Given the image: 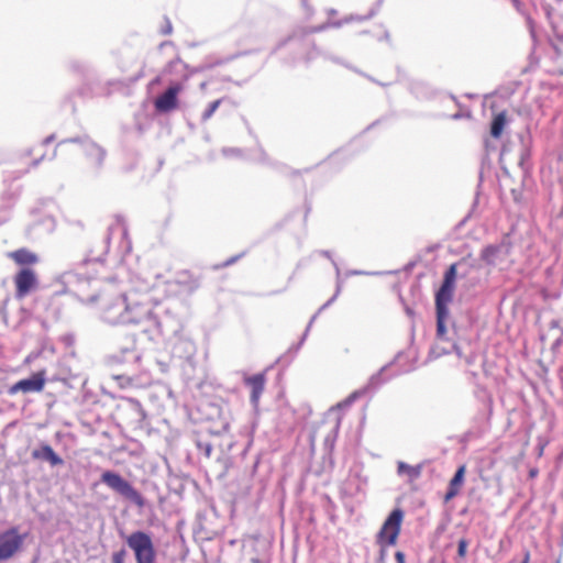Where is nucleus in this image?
<instances>
[{"instance_id": "obj_1", "label": "nucleus", "mask_w": 563, "mask_h": 563, "mask_svg": "<svg viewBox=\"0 0 563 563\" xmlns=\"http://www.w3.org/2000/svg\"><path fill=\"white\" fill-rule=\"evenodd\" d=\"M123 324L135 327L134 338L155 340L162 333L161 322L153 313L152 307L141 295L132 294L125 298Z\"/></svg>"}, {"instance_id": "obj_2", "label": "nucleus", "mask_w": 563, "mask_h": 563, "mask_svg": "<svg viewBox=\"0 0 563 563\" xmlns=\"http://www.w3.org/2000/svg\"><path fill=\"white\" fill-rule=\"evenodd\" d=\"M125 541L134 552L136 563H155L156 552L150 534L134 531L126 537Z\"/></svg>"}, {"instance_id": "obj_3", "label": "nucleus", "mask_w": 563, "mask_h": 563, "mask_svg": "<svg viewBox=\"0 0 563 563\" xmlns=\"http://www.w3.org/2000/svg\"><path fill=\"white\" fill-rule=\"evenodd\" d=\"M405 512L400 508L394 509L384 521L376 536V541L382 548L393 547L397 543L401 531Z\"/></svg>"}, {"instance_id": "obj_4", "label": "nucleus", "mask_w": 563, "mask_h": 563, "mask_svg": "<svg viewBox=\"0 0 563 563\" xmlns=\"http://www.w3.org/2000/svg\"><path fill=\"white\" fill-rule=\"evenodd\" d=\"M101 481L109 488L130 499L135 505L143 506L144 499L142 495L120 474L106 471L101 475Z\"/></svg>"}, {"instance_id": "obj_5", "label": "nucleus", "mask_w": 563, "mask_h": 563, "mask_svg": "<svg viewBox=\"0 0 563 563\" xmlns=\"http://www.w3.org/2000/svg\"><path fill=\"white\" fill-rule=\"evenodd\" d=\"M24 534L16 527L0 532V562L12 559L19 553L24 543Z\"/></svg>"}, {"instance_id": "obj_6", "label": "nucleus", "mask_w": 563, "mask_h": 563, "mask_svg": "<svg viewBox=\"0 0 563 563\" xmlns=\"http://www.w3.org/2000/svg\"><path fill=\"white\" fill-rule=\"evenodd\" d=\"M13 283L15 298L23 299L38 287V277L34 268L24 267L15 273Z\"/></svg>"}, {"instance_id": "obj_7", "label": "nucleus", "mask_w": 563, "mask_h": 563, "mask_svg": "<svg viewBox=\"0 0 563 563\" xmlns=\"http://www.w3.org/2000/svg\"><path fill=\"white\" fill-rule=\"evenodd\" d=\"M45 371H38L30 378L21 379L11 385L8 389L9 395H16L18 393H41L43 391L46 383Z\"/></svg>"}, {"instance_id": "obj_8", "label": "nucleus", "mask_w": 563, "mask_h": 563, "mask_svg": "<svg viewBox=\"0 0 563 563\" xmlns=\"http://www.w3.org/2000/svg\"><path fill=\"white\" fill-rule=\"evenodd\" d=\"M183 85L177 82L167 88V90L157 97L154 101L155 109L159 112H169L178 107V93L183 90Z\"/></svg>"}, {"instance_id": "obj_9", "label": "nucleus", "mask_w": 563, "mask_h": 563, "mask_svg": "<svg viewBox=\"0 0 563 563\" xmlns=\"http://www.w3.org/2000/svg\"><path fill=\"white\" fill-rule=\"evenodd\" d=\"M125 299L115 298L102 308L101 318L109 324H123Z\"/></svg>"}, {"instance_id": "obj_10", "label": "nucleus", "mask_w": 563, "mask_h": 563, "mask_svg": "<svg viewBox=\"0 0 563 563\" xmlns=\"http://www.w3.org/2000/svg\"><path fill=\"white\" fill-rule=\"evenodd\" d=\"M7 256L16 266H19L20 269H24V267L33 268L40 263V255L27 247H20L11 251L7 254Z\"/></svg>"}, {"instance_id": "obj_11", "label": "nucleus", "mask_w": 563, "mask_h": 563, "mask_svg": "<svg viewBox=\"0 0 563 563\" xmlns=\"http://www.w3.org/2000/svg\"><path fill=\"white\" fill-rule=\"evenodd\" d=\"M175 284L187 292H192L200 287V278L190 269H180L174 277Z\"/></svg>"}, {"instance_id": "obj_12", "label": "nucleus", "mask_w": 563, "mask_h": 563, "mask_svg": "<svg viewBox=\"0 0 563 563\" xmlns=\"http://www.w3.org/2000/svg\"><path fill=\"white\" fill-rule=\"evenodd\" d=\"M244 384L251 389V402L254 406L258 405L260 398L265 389L266 377L264 373H258L253 376L244 378Z\"/></svg>"}, {"instance_id": "obj_13", "label": "nucleus", "mask_w": 563, "mask_h": 563, "mask_svg": "<svg viewBox=\"0 0 563 563\" xmlns=\"http://www.w3.org/2000/svg\"><path fill=\"white\" fill-rule=\"evenodd\" d=\"M465 473H466V465L462 464L461 466H459L454 476L451 478V481L449 483L448 490L443 497L444 503H449L450 500H452L454 497H456L460 494V492L464 485Z\"/></svg>"}, {"instance_id": "obj_14", "label": "nucleus", "mask_w": 563, "mask_h": 563, "mask_svg": "<svg viewBox=\"0 0 563 563\" xmlns=\"http://www.w3.org/2000/svg\"><path fill=\"white\" fill-rule=\"evenodd\" d=\"M32 457L34 460L47 461L52 466L62 465L64 463L63 459L56 454L53 448L48 444H42L40 449L34 450L32 452Z\"/></svg>"}, {"instance_id": "obj_15", "label": "nucleus", "mask_w": 563, "mask_h": 563, "mask_svg": "<svg viewBox=\"0 0 563 563\" xmlns=\"http://www.w3.org/2000/svg\"><path fill=\"white\" fill-rule=\"evenodd\" d=\"M454 287L443 285L440 287L435 295V309L437 311H449L448 305L452 300Z\"/></svg>"}, {"instance_id": "obj_16", "label": "nucleus", "mask_w": 563, "mask_h": 563, "mask_svg": "<svg viewBox=\"0 0 563 563\" xmlns=\"http://www.w3.org/2000/svg\"><path fill=\"white\" fill-rule=\"evenodd\" d=\"M508 123L507 112L501 111L494 115L492 124H490V135L494 139H499Z\"/></svg>"}, {"instance_id": "obj_17", "label": "nucleus", "mask_w": 563, "mask_h": 563, "mask_svg": "<svg viewBox=\"0 0 563 563\" xmlns=\"http://www.w3.org/2000/svg\"><path fill=\"white\" fill-rule=\"evenodd\" d=\"M398 473L406 474L410 479H417L421 474V466H412L405 462L398 463Z\"/></svg>"}, {"instance_id": "obj_18", "label": "nucleus", "mask_w": 563, "mask_h": 563, "mask_svg": "<svg viewBox=\"0 0 563 563\" xmlns=\"http://www.w3.org/2000/svg\"><path fill=\"white\" fill-rule=\"evenodd\" d=\"M448 316L449 311H437V331L440 335L445 333V320Z\"/></svg>"}, {"instance_id": "obj_19", "label": "nucleus", "mask_w": 563, "mask_h": 563, "mask_svg": "<svg viewBox=\"0 0 563 563\" xmlns=\"http://www.w3.org/2000/svg\"><path fill=\"white\" fill-rule=\"evenodd\" d=\"M455 278H456V265L452 264L449 267V269L445 272L444 279H443L442 284L454 287Z\"/></svg>"}, {"instance_id": "obj_20", "label": "nucleus", "mask_w": 563, "mask_h": 563, "mask_svg": "<svg viewBox=\"0 0 563 563\" xmlns=\"http://www.w3.org/2000/svg\"><path fill=\"white\" fill-rule=\"evenodd\" d=\"M221 102H222V99H217V100L212 101L208 106V108L203 111V113L201 115L202 121H208L213 115L216 110L219 108Z\"/></svg>"}, {"instance_id": "obj_21", "label": "nucleus", "mask_w": 563, "mask_h": 563, "mask_svg": "<svg viewBox=\"0 0 563 563\" xmlns=\"http://www.w3.org/2000/svg\"><path fill=\"white\" fill-rule=\"evenodd\" d=\"M197 448L206 457H210L212 453V445L208 442L198 441Z\"/></svg>"}, {"instance_id": "obj_22", "label": "nucleus", "mask_w": 563, "mask_h": 563, "mask_svg": "<svg viewBox=\"0 0 563 563\" xmlns=\"http://www.w3.org/2000/svg\"><path fill=\"white\" fill-rule=\"evenodd\" d=\"M467 547H468V541L466 539H461L459 541V545H457L459 558L465 559V556L467 554Z\"/></svg>"}, {"instance_id": "obj_23", "label": "nucleus", "mask_w": 563, "mask_h": 563, "mask_svg": "<svg viewBox=\"0 0 563 563\" xmlns=\"http://www.w3.org/2000/svg\"><path fill=\"white\" fill-rule=\"evenodd\" d=\"M126 556V551L121 549L112 554V563H124Z\"/></svg>"}, {"instance_id": "obj_24", "label": "nucleus", "mask_w": 563, "mask_h": 563, "mask_svg": "<svg viewBox=\"0 0 563 563\" xmlns=\"http://www.w3.org/2000/svg\"><path fill=\"white\" fill-rule=\"evenodd\" d=\"M395 560L397 563H406V555L404 552L401 551H397L395 553Z\"/></svg>"}, {"instance_id": "obj_25", "label": "nucleus", "mask_w": 563, "mask_h": 563, "mask_svg": "<svg viewBox=\"0 0 563 563\" xmlns=\"http://www.w3.org/2000/svg\"><path fill=\"white\" fill-rule=\"evenodd\" d=\"M529 560H530V554H529V552H527L522 563H529Z\"/></svg>"}, {"instance_id": "obj_26", "label": "nucleus", "mask_w": 563, "mask_h": 563, "mask_svg": "<svg viewBox=\"0 0 563 563\" xmlns=\"http://www.w3.org/2000/svg\"><path fill=\"white\" fill-rule=\"evenodd\" d=\"M536 475H537V471H534V470L530 471V476H531V477H533V476H536Z\"/></svg>"}, {"instance_id": "obj_27", "label": "nucleus", "mask_w": 563, "mask_h": 563, "mask_svg": "<svg viewBox=\"0 0 563 563\" xmlns=\"http://www.w3.org/2000/svg\"><path fill=\"white\" fill-rule=\"evenodd\" d=\"M301 4H302L303 7H307V4H308V0H301Z\"/></svg>"}, {"instance_id": "obj_28", "label": "nucleus", "mask_w": 563, "mask_h": 563, "mask_svg": "<svg viewBox=\"0 0 563 563\" xmlns=\"http://www.w3.org/2000/svg\"><path fill=\"white\" fill-rule=\"evenodd\" d=\"M496 464V460L495 459H492L490 460V466H494Z\"/></svg>"}, {"instance_id": "obj_29", "label": "nucleus", "mask_w": 563, "mask_h": 563, "mask_svg": "<svg viewBox=\"0 0 563 563\" xmlns=\"http://www.w3.org/2000/svg\"><path fill=\"white\" fill-rule=\"evenodd\" d=\"M252 563H261L260 559H252Z\"/></svg>"}]
</instances>
